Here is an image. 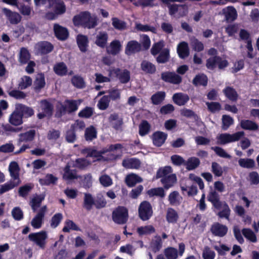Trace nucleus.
I'll list each match as a JSON object with an SVG mask.
<instances>
[{"label":"nucleus","mask_w":259,"mask_h":259,"mask_svg":"<svg viewBox=\"0 0 259 259\" xmlns=\"http://www.w3.org/2000/svg\"><path fill=\"white\" fill-rule=\"evenodd\" d=\"M37 110L38 112L37 117L39 119H42L46 117H51L53 114L54 106L48 100L42 99L39 102Z\"/></svg>","instance_id":"423d86ee"},{"label":"nucleus","mask_w":259,"mask_h":259,"mask_svg":"<svg viewBox=\"0 0 259 259\" xmlns=\"http://www.w3.org/2000/svg\"><path fill=\"white\" fill-rule=\"evenodd\" d=\"M164 252L167 259H177L178 257V250L174 247H167Z\"/></svg>","instance_id":"774afa93"},{"label":"nucleus","mask_w":259,"mask_h":259,"mask_svg":"<svg viewBox=\"0 0 259 259\" xmlns=\"http://www.w3.org/2000/svg\"><path fill=\"white\" fill-rule=\"evenodd\" d=\"M108 95H106L108 97L110 101H116L120 100L121 99L120 90L117 88H112L107 91Z\"/></svg>","instance_id":"5fc2aeb1"},{"label":"nucleus","mask_w":259,"mask_h":259,"mask_svg":"<svg viewBox=\"0 0 259 259\" xmlns=\"http://www.w3.org/2000/svg\"><path fill=\"white\" fill-rule=\"evenodd\" d=\"M108 39V33L106 31H100L96 36L95 43L98 47L104 49L106 47Z\"/></svg>","instance_id":"b1692460"},{"label":"nucleus","mask_w":259,"mask_h":259,"mask_svg":"<svg viewBox=\"0 0 259 259\" xmlns=\"http://www.w3.org/2000/svg\"><path fill=\"white\" fill-rule=\"evenodd\" d=\"M9 170L11 179L14 180L21 181L19 178L20 168L18 163L16 161L11 162L9 166Z\"/></svg>","instance_id":"c85d7f7f"},{"label":"nucleus","mask_w":259,"mask_h":259,"mask_svg":"<svg viewBox=\"0 0 259 259\" xmlns=\"http://www.w3.org/2000/svg\"><path fill=\"white\" fill-rule=\"evenodd\" d=\"M97 132L95 127L91 125L85 130L84 138L87 141H92L97 138Z\"/></svg>","instance_id":"6e6d98bb"},{"label":"nucleus","mask_w":259,"mask_h":259,"mask_svg":"<svg viewBox=\"0 0 259 259\" xmlns=\"http://www.w3.org/2000/svg\"><path fill=\"white\" fill-rule=\"evenodd\" d=\"M207 199L211 203L214 209L220 210L218 213L220 218H225L227 220L229 219L231 210L228 204L225 201L221 200L218 192L213 190L212 188L208 193Z\"/></svg>","instance_id":"f257e3e1"},{"label":"nucleus","mask_w":259,"mask_h":259,"mask_svg":"<svg viewBox=\"0 0 259 259\" xmlns=\"http://www.w3.org/2000/svg\"><path fill=\"white\" fill-rule=\"evenodd\" d=\"M142 46L137 40H133L128 41L125 48V54L131 56L142 51Z\"/></svg>","instance_id":"2eb2a0df"},{"label":"nucleus","mask_w":259,"mask_h":259,"mask_svg":"<svg viewBox=\"0 0 259 259\" xmlns=\"http://www.w3.org/2000/svg\"><path fill=\"white\" fill-rule=\"evenodd\" d=\"M114 73L122 83H126L130 80V72L127 69L121 70L119 68H117L115 70Z\"/></svg>","instance_id":"393cba45"},{"label":"nucleus","mask_w":259,"mask_h":259,"mask_svg":"<svg viewBox=\"0 0 259 259\" xmlns=\"http://www.w3.org/2000/svg\"><path fill=\"white\" fill-rule=\"evenodd\" d=\"M241 232L243 235L250 241L255 243L257 241L256 235L252 230L249 228H243Z\"/></svg>","instance_id":"680f3d73"},{"label":"nucleus","mask_w":259,"mask_h":259,"mask_svg":"<svg viewBox=\"0 0 259 259\" xmlns=\"http://www.w3.org/2000/svg\"><path fill=\"white\" fill-rule=\"evenodd\" d=\"M210 232L215 236L224 237L228 233L227 226L219 223H214L211 226Z\"/></svg>","instance_id":"f8f14e48"},{"label":"nucleus","mask_w":259,"mask_h":259,"mask_svg":"<svg viewBox=\"0 0 259 259\" xmlns=\"http://www.w3.org/2000/svg\"><path fill=\"white\" fill-rule=\"evenodd\" d=\"M47 208L46 205L42 206L36 215L32 219L31 225L34 228L39 229L41 227Z\"/></svg>","instance_id":"ddd939ff"},{"label":"nucleus","mask_w":259,"mask_h":259,"mask_svg":"<svg viewBox=\"0 0 259 259\" xmlns=\"http://www.w3.org/2000/svg\"><path fill=\"white\" fill-rule=\"evenodd\" d=\"M46 85L45 77L43 73L38 74L34 81V90L35 92L39 93Z\"/></svg>","instance_id":"2f4dec72"},{"label":"nucleus","mask_w":259,"mask_h":259,"mask_svg":"<svg viewBox=\"0 0 259 259\" xmlns=\"http://www.w3.org/2000/svg\"><path fill=\"white\" fill-rule=\"evenodd\" d=\"M72 84L77 88L82 89L85 87V82L82 77L74 75L71 78Z\"/></svg>","instance_id":"69168bd1"},{"label":"nucleus","mask_w":259,"mask_h":259,"mask_svg":"<svg viewBox=\"0 0 259 259\" xmlns=\"http://www.w3.org/2000/svg\"><path fill=\"white\" fill-rule=\"evenodd\" d=\"M21 183V181L14 180L11 179L6 183L0 186V194H3L17 187Z\"/></svg>","instance_id":"a878e982"},{"label":"nucleus","mask_w":259,"mask_h":259,"mask_svg":"<svg viewBox=\"0 0 259 259\" xmlns=\"http://www.w3.org/2000/svg\"><path fill=\"white\" fill-rule=\"evenodd\" d=\"M142 181L141 177L135 174L127 175L125 179V182L128 187H133L137 183L142 182Z\"/></svg>","instance_id":"f704fd0d"},{"label":"nucleus","mask_w":259,"mask_h":259,"mask_svg":"<svg viewBox=\"0 0 259 259\" xmlns=\"http://www.w3.org/2000/svg\"><path fill=\"white\" fill-rule=\"evenodd\" d=\"M54 72L60 76H63L67 74L68 68L63 62L57 63L53 67Z\"/></svg>","instance_id":"58836bf2"},{"label":"nucleus","mask_w":259,"mask_h":259,"mask_svg":"<svg viewBox=\"0 0 259 259\" xmlns=\"http://www.w3.org/2000/svg\"><path fill=\"white\" fill-rule=\"evenodd\" d=\"M84 153L87 154V157L97 158L98 160H101L103 157L102 155L106 152L105 150L98 151L93 148H86L83 150Z\"/></svg>","instance_id":"473e14b6"},{"label":"nucleus","mask_w":259,"mask_h":259,"mask_svg":"<svg viewBox=\"0 0 259 259\" xmlns=\"http://www.w3.org/2000/svg\"><path fill=\"white\" fill-rule=\"evenodd\" d=\"M76 42L79 50L81 52L85 53L87 51L89 40L86 35L82 34L78 35L76 37Z\"/></svg>","instance_id":"c756f323"},{"label":"nucleus","mask_w":259,"mask_h":259,"mask_svg":"<svg viewBox=\"0 0 259 259\" xmlns=\"http://www.w3.org/2000/svg\"><path fill=\"white\" fill-rule=\"evenodd\" d=\"M122 45L118 39L112 40L109 47L106 48V52L108 54L116 56L121 51Z\"/></svg>","instance_id":"6ab92c4d"},{"label":"nucleus","mask_w":259,"mask_h":259,"mask_svg":"<svg viewBox=\"0 0 259 259\" xmlns=\"http://www.w3.org/2000/svg\"><path fill=\"white\" fill-rule=\"evenodd\" d=\"M168 8V13L170 16L176 14L179 11V8L181 7L183 10V13L180 14L181 17L185 16L188 12V7L186 5H178V4H166Z\"/></svg>","instance_id":"4be33fe9"},{"label":"nucleus","mask_w":259,"mask_h":259,"mask_svg":"<svg viewBox=\"0 0 259 259\" xmlns=\"http://www.w3.org/2000/svg\"><path fill=\"white\" fill-rule=\"evenodd\" d=\"M161 79L165 82L179 85L182 82L181 76L174 71H164L161 73Z\"/></svg>","instance_id":"9d476101"},{"label":"nucleus","mask_w":259,"mask_h":259,"mask_svg":"<svg viewBox=\"0 0 259 259\" xmlns=\"http://www.w3.org/2000/svg\"><path fill=\"white\" fill-rule=\"evenodd\" d=\"M28 238L29 241L35 243L41 249H45L47 244L48 238L47 233L45 231H41L38 232L31 233L29 234Z\"/></svg>","instance_id":"6e6552de"},{"label":"nucleus","mask_w":259,"mask_h":259,"mask_svg":"<svg viewBox=\"0 0 259 259\" xmlns=\"http://www.w3.org/2000/svg\"><path fill=\"white\" fill-rule=\"evenodd\" d=\"M172 169L170 166L160 167L156 172V179L161 178L160 182L165 190L172 187L177 183V178L175 174H171Z\"/></svg>","instance_id":"7ed1b4c3"},{"label":"nucleus","mask_w":259,"mask_h":259,"mask_svg":"<svg viewBox=\"0 0 259 259\" xmlns=\"http://www.w3.org/2000/svg\"><path fill=\"white\" fill-rule=\"evenodd\" d=\"M239 165L246 168H252L255 167V161L251 158H240L238 160Z\"/></svg>","instance_id":"bf43d9fd"},{"label":"nucleus","mask_w":259,"mask_h":259,"mask_svg":"<svg viewBox=\"0 0 259 259\" xmlns=\"http://www.w3.org/2000/svg\"><path fill=\"white\" fill-rule=\"evenodd\" d=\"M128 210L123 206H118L112 212V221L116 224L124 225L128 220Z\"/></svg>","instance_id":"39448f33"},{"label":"nucleus","mask_w":259,"mask_h":259,"mask_svg":"<svg viewBox=\"0 0 259 259\" xmlns=\"http://www.w3.org/2000/svg\"><path fill=\"white\" fill-rule=\"evenodd\" d=\"M36 132L34 130H30L19 135V142H28L32 141L35 136Z\"/></svg>","instance_id":"ea45409f"},{"label":"nucleus","mask_w":259,"mask_h":259,"mask_svg":"<svg viewBox=\"0 0 259 259\" xmlns=\"http://www.w3.org/2000/svg\"><path fill=\"white\" fill-rule=\"evenodd\" d=\"M167 138V134L161 131H156L153 133L151 138L153 145L157 147H161L165 142Z\"/></svg>","instance_id":"4468645a"},{"label":"nucleus","mask_w":259,"mask_h":259,"mask_svg":"<svg viewBox=\"0 0 259 259\" xmlns=\"http://www.w3.org/2000/svg\"><path fill=\"white\" fill-rule=\"evenodd\" d=\"M155 229L152 225L140 227L137 229V232L140 235L151 234L155 233Z\"/></svg>","instance_id":"e2e57ef3"},{"label":"nucleus","mask_w":259,"mask_h":259,"mask_svg":"<svg viewBox=\"0 0 259 259\" xmlns=\"http://www.w3.org/2000/svg\"><path fill=\"white\" fill-rule=\"evenodd\" d=\"M122 166L128 169H138L141 165L140 161L138 158H132L124 159L122 162Z\"/></svg>","instance_id":"7c9ffc66"},{"label":"nucleus","mask_w":259,"mask_h":259,"mask_svg":"<svg viewBox=\"0 0 259 259\" xmlns=\"http://www.w3.org/2000/svg\"><path fill=\"white\" fill-rule=\"evenodd\" d=\"M177 53L179 57L185 59L189 55V49L188 44L185 41L180 42L177 47Z\"/></svg>","instance_id":"c9c22d12"},{"label":"nucleus","mask_w":259,"mask_h":259,"mask_svg":"<svg viewBox=\"0 0 259 259\" xmlns=\"http://www.w3.org/2000/svg\"><path fill=\"white\" fill-rule=\"evenodd\" d=\"M229 64L228 60L223 59L220 56L215 55L206 60V67L208 69L213 70L216 67V65H218V68L220 70H224L229 66Z\"/></svg>","instance_id":"1a4fd4ad"},{"label":"nucleus","mask_w":259,"mask_h":259,"mask_svg":"<svg viewBox=\"0 0 259 259\" xmlns=\"http://www.w3.org/2000/svg\"><path fill=\"white\" fill-rule=\"evenodd\" d=\"M224 13L227 21H234L237 18V11L233 6L227 7L226 11Z\"/></svg>","instance_id":"864d4df0"},{"label":"nucleus","mask_w":259,"mask_h":259,"mask_svg":"<svg viewBox=\"0 0 259 259\" xmlns=\"http://www.w3.org/2000/svg\"><path fill=\"white\" fill-rule=\"evenodd\" d=\"M82 101L80 99H66L63 103L58 101L56 105L55 117L61 118L63 115L75 112Z\"/></svg>","instance_id":"f03ea898"},{"label":"nucleus","mask_w":259,"mask_h":259,"mask_svg":"<svg viewBox=\"0 0 259 259\" xmlns=\"http://www.w3.org/2000/svg\"><path fill=\"white\" fill-rule=\"evenodd\" d=\"M63 178L66 181H71L78 179L76 169H71L70 165L67 164L64 167Z\"/></svg>","instance_id":"cd10ccee"},{"label":"nucleus","mask_w":259,"mask_h":259,"mask_svg":"<svg viewBox=\"0 0 259 259\" xmlns=\"http://www.w3.org/2000/svg\"><path fill=\"white\" fill-rule=\"evenodd\" d=\"M9 122L14 126H19L23 123V117L16 106L15 110L9 116Z\"/></svg>","instance_id":"aec40b11"},{"label":"nucleus","mask_w":259,"mask_h":259,"mask_svg":"<svg viewBox=\"0 0 259 259\" xmlns=\"http://www.w3.org/2000/svg\"><path fill=\"white\" fill-rule=\"evenodd\" d=\"M165 93L163 91H158L152 95L151 97V102L154 105H159L164 100Z\"/></svg>","instance_id":"3c124183"},{"label":"nucleus","mask_w":259,"mask_h":259,"mask_svg":"<svg viewBox=\"0 0 259 259\" xmlns=\"http://www.w3.org/2000/svg\"><path fill=\"white\" fill-rule=\"evenodd\" d=\"M30 57L31 55L27 48L22 47L20 49L18 61L21 65L27 64L29 61Z\"/></svg>","instance_id":"72a5a7b5"},{"label":"nucleus","mask_w":259,"mask_h":259,"mask_svg":"<svg viewBox=\"0 0 259 259\" xmlns=\"http://www.w3.org/2000/svg\"><path fill=\"white\" fill-rule=\"evenodd\" d=\"M192 83L195 87H206L208 83V77L204 73L197 74L193 78Z\"/></svg>","instance_id":"e433bc0d"},{"label":"nucleus","mask_w":259,"mask_h":259,"mask_svg":"<svg viewBox=\"0 0 259 259\" xmlns=\"http://www.w3.org/2000/svg\"><path fill=\"white\" fill-rule=\"evenodd\" d=\"M241 127L245 130L256 131L258 129V124L253 121L243 119L240 122Z\"/></svg>","instance_id":"79ce46f5"},{"label":"nucleus","mask_w":259,"mask_h":259,"mask_svg":"<svg viewBox=\"0 0 259 259\" xmlns=\"http://www.w3.org/2000/svg\"><path fill=\"white\" fill-rule=\"evenodd\" d=\"M16 107L23 118H28L34 114L33 109L22 104H17Z\"/></svg>","instance_id":"bb28decb"},{"label":"nucleus","mask_w":259,"mask_h":259,"mask_svg":"<svg viewBox=\"0 0 259 259\" xmlns=\"http://www.w3.org/2000/svg\"><path fill=\"white\" fill-rule=\"evenodd\" d=\"M139 134L142 136L144 137L146 135L148 134L150 131L151 125L146 120L142 121L139 126Z\"/></svg>","instance_id":"603ef678"},{"label":"nucleus","mask_w":259,"mask_h":259,"mask_svg":"<svg viewBox=\"0 0 259 259\" xmlns=\"http://www.w3.org/2000/svg\"><path fill=\"white\" fill-rule=\"evenodd\" d=\"M110 101L108 96L104 95L98 101L97 106L101 110H106L109 106Z\"/></svg>","instance_id":"13d9d810"},{"label":"nucleus","mask_w":259,"mask_h":259,"mask_svg":"<svg viewBox=\"0 0 259 259\" xmlns=\"http://www.w3.org/2000/svg\"><path fill=\"white\" fill-rule=\"evenodd\" d=\"M2 11L11 24H17L21 21L22 17L18 13L6 8H3Z\"/></svg>","instance_id":"dca6fc26"},{"label":"nucleus","mask_w":259,"mask_h":259,"mask_svg":"<svg viewBox=\"0 0 259 259\" xmlns=\"http://www.w3.org/2000/svg\"><path fill=\"white\" fill-rule=\"evenodd\" d=\"M153 211L151 204L148 201L141 202L138 207V215L143 221L149 220L153 215Z\"/></svg>","instance_id":"0eeeda50"},{"label":"nucleus","mask_w":259,"mask_h":259,"mask_svg":"<svg viewBox=\"0 0 259 259\" xmlns=\"http://www.w3.org/2000/svg\"><path fill=\"white\" fill-rule=\"evenodd\" d=\"M141 69L146 73L154 74L156 71V66L149 61L143 60L141 64Z\"/></svg>","instance_id":"de8ad7c7"},{"label":"nucleus","mask_w":259,"mask_h":259,"mask_svg":"<svg viewBox=\"0 0 259 259\" xmlns=\"http://www.w3.org/2000/svg\"><path fill=\"white\" fill-rule=\"evenodd\" d=\"M36 49L41 55H46L53 50L54 46L49 41H42L36 44Z\"/></svg>","instance_id":"a211bd4d"},{"label":"nucleus","mask_w":259,"mask_h":259,"mask_svg":"<svg viewBox=\"0 0 259 259\" xmlns=\"http://www.w3.org/2000/svg\"><path fill=\"white\" fill-rule=\"evenodd\" d=\"M33 188V185L32 184H25L19 187L18 190V194L19 196L26 198L29 193Z\"/></svg>","instance_id":"052dcab7"},{"label":"nucleus","mask_w":259,"mask_h":259,"mask_svg":"<svg viewBox=\"0 0 259 259\" xmlns=\"http://www.w3.org/2000/svg\"><path fill=\"white\" fill-rule=\"evenodd\" d=\"M95 204V199L92 195L89 193L84 194L83 207L87 210L90 211L92 209Z\"/></svg>","instance_id":"49530a36"},{"label":"nucleus","mask_w":259,"mask_h":259,"mask_svg":"<svg viewBox=\"0 0 259 259\" xmlns=\"http://www.w3.org/2000/svg\"><path fill=\"white\" fill-rule=\"evenodd\" d=\"M158 54L156 60L159 64H164L167 62L170 57L169 50L167 48L163 49Z\"/></svg>","instance_id":"a18cd8bd"},{"label":"nucleus","mask_w":259,"mask_h":259,"mask_svg":"<svg viewBox=\"0 0 259 259\" xmlns=\"http://www.w3.org/2000/svg\"><path fill=\"white\" fill-rule=\"evenodd\" d=\"M112 24L116 29L119 30H125L126 28V23L116 17L112 19Z\"/></svg>","instance_id":"0e129e2a"},{"label":"nucleus","mask_w":259,"mask_h":259,"mask_svg":"<svg viewBox=\"0 0 259 259\" xmlns=\"http://www.w3.org/2000/svg\"><path fill=\"white\" fill-rule=\"evenodd\" d=\"M199 159L195 157H191L185 161L184 165L188 170H192L196 168L200 164Z\"/></svg>","instance_id":"09e8293b"},{"label":"nucleus","mask_w":259,"mask_h":259,"mask_svg":"<svg viewBox=\"0 0 259 259\" xmlns=\"http://www.w3.org/2000/svg\"><path fill=\"white\" fill-rule=\"evenodd\" d=\"M58 178L53 174H48L44 178L39 179L38 182L41 186H49L51 184H56Z\"/></svg>","instance_id":"a19ab883"},{"label":"nucleus","mask_w":259,"mask_h":259,"mask_svg":"<svg viewBox=\"0 0 259 259\" xmlns=\"http://www.w3.org/2000/svg\"><path fill=\"white\" fill-rule=\"evenodd\" d=\"M164 189V188L163 187L152 188L148 191L147 193L150 197L156 196L161 198H163L165 196V193Z\"/></svg>","instance_id":"4d7b16f0"},{"label":"nucleus","mask_w":259,"mask_h":259,"mask_svg":"<svg viewBox=\"0 0 259 259\" xmlns=\"http://www.w3.org/2000/svg\"><path fill=\"white\" fill-rule=\"evenodd\" d=\"M162 241L159 236H156L155 239L153 240L151 244L152 250L153 252L159 251L162 247Z\"/></svg>","instance_id":"338daca9"},{"label":"nucleus","mask_w":259,"mask_h":259,"mask_svg":"<svg viewBox=\"0 0 259 259\" xmlns=\"http://www.w3.org/2000/svg\"><path fill=\"white\" fill-rule=\"evenodd\" d=\"M98 18L96 15H92L88 11L83 28L89 29L95 28L98 25Z\"/></svg>","instance_id":"5701e85b"},{"label":"nucleus","mask_w":259,"mask_h":259,"mask_svg":"<svg viewBox=\"0 0 259 259\" xmlns=\"http://www.w3.org/2000/svg\"><path fill=\"white\" fill-rule=\"evenodd\" d=\"M88 11L81 12L79 14L75 15L72 19V22L75 26L83 27Z\"/></svg>","instance_id":"c03bdc74"},{"label":"nucleus","mask_w":259,"mask_h":259,"mask_svg":"<svg viewBox=\"0 0 259 259\" xmlns=\"http://www.w3.org/2000/svg\"><path fill=\"white\" fill-rule=\"evenodd\" d=\"M223 93L227 98L233 102H236L238 97L237 92L233 87L227 86L223 90Z\"/></svg>","instance_id":"4c0bfd02"},{"label":"nucleus","mask_w":259,"mask_h":259,"mask_svg":"<svg viewBox=\"0 0 259 259\" xmlns=\"http://www.w3.org/2000/svg\"><path fill=\"white\" fill-rule=\"evenodd\" d=\"M244 135L243 131L238 132L233 134L227 133L221 134L218 139L220 141L221 144L224 145L227 143L238 141Z\"/></svg>","instance_id":"9b49d317"},{"label":"nucleus","mask_w":259,"mask_h":259,"mask_svg":"<svg viewBox=\"0 0 259 259\" xmlns=\"http://www.w3.org/2000/svg\"><path fill=\"white\" fill-rule=\"evenodd\" d=\"M95 109L93 107L86 106L81 109L78 113V116L82 118H90L94 114Z\"/></svg>","instance_id":"8fccbe9b"},{"label":"nucleus","mask_w":259,"mask_h":259,"mask_svg":"<svg viewBox=\"0 0 259 259\" xmlns=\"http://www.w3.org/2000/svg\"><path fill=\"white\" fill-rule=\"evenodd\" d=\"M54 31L55 36L60 40H65L69 37L68 29L58 24L54 25Z\"/></svg>","instance_id":"f3484780"},{"label":"nucleus","mask_w":259,"mask_h":259,"mask_svg":"<svg viewBox=\"0 0 259 259\" xmlns=\"http://www.w3.org/2000/svg\"><path fill=\"white\" fill-rule=\"evenodd\" d=\"M174 103L180 106L185 105L190 100L189 96L183 93H177L172 97Z\"/></svg>","instance_id":"412c9836"},{"label":"nucleus","mask_w":259,"mask_h":259,"mask_svg":"<svg viewBox=\"0 0 259 259\" xmlns=\"http://www.w3.org/2000/svg\"><path fill=\"white\" fill-rule=\"evenodd\" d=\"M179 218V214L174 208L169 207L167 209L166 220L168 223L175 224L178 222Z\"/></svg>","instance_id":"37998d69"},{"label":"nucleus","mask_w":259,"mask_h":259,"mask_svg":"<svg viewBox=\"0 0 259 259\" xmlns=\"http://www.w3.org/2000/svg\"><path fill=\"white\" fill-rule=\"evenodd\" d=\"M85 127V122L83 120L77 119L74 123L70 125V128L66 131L65 140L69 143H74L77 139L76 132L77 131H82Z\"/></svg>","instance_id":"20e7f679"}]
</instances>
